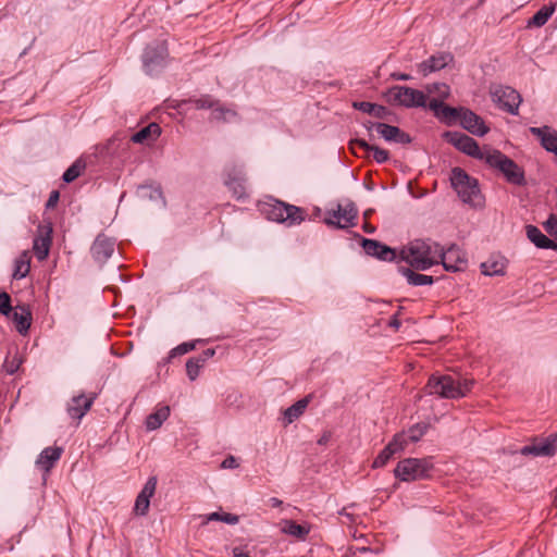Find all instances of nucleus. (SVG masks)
<instances>
[{
    "label": "nucleus",
    "instance_id": "obj_1",
    "mask_svg": "<svg viewBox=\"0 0 557 557\" xmlns=\"http://www.w3.org/2000/svg\"><path fill=\"white\" fill-rule=\"evenodd\" d=\"M440 252V244L431 239H416L403 247L399 258L412 269L424 271L438 263Z\"/></svg>",
    "mask_w": 557,
    "mask_h": 557
},
{
    "label": "nucleus",
    "instance_id": "obj_2",
    "mask_svg": "<svg viewBox=\"0 0 557 557\" xmlns=\"http://www.w3.org/2000/svg\"><path fill=\"white\" fill-rule=\"evenodd\" d=\"M450 182L462 202L473 207L482 205L483 197L478 181L469 176L465 170L458 166L454 168L451 170Z\"/></svg>",
    "mask_w": 557,
    "mask_h": 557
},
{
    "label": "nucleus",
    "instance_id": "obj_3",
    "mask_svg": "<svg viewBox=\"0 0 557 557\" xmlns=\"http://www.w3.org/2000/svg\"><path fill=\"white\" fill-rule=\"evenodd\" d=\"M262 211L269 220L277 223H284L287 226L298 225L305 221L307 216V213L302 208L281 200H272L264 203Z\"/></svg>",
    "mask_w": 557,
    "mask_h": 557
},
{
    "label": "nucleus",
    "instance_id": "obj_4",
    "mask_svg": "<svg viewBox=\"0 0 557 557\" xmlns=\"http://www.w3.org/2000/svg\"><path fill=\"white\" fill-rule=\"evenodd\" d=\"M485 162L491 168L500 171L508 183L518 186L525 185L523 169L502 151L488 149L485 157Z\"/></svg>",
    "mask_w": 557,
    "mask_h": 557
},
{
    "label": "nucleus",
    "instance_id": "obj_5",
    "mask_svg": "<svg viewBox=\"0 0 557 557\" xmlns=\"http://www.w3.org/2000/svg\"><path fill=\"white\" fill-rule=\"evenodd\" d=\"M433 467L431 457L407 458L397 463L394 474L397 479L405 482L423 480L430 476Z\"/></svg>",
    "mask_w": 557,
    "mask_h": 557
},
{
    "label": "nucleus",
    "instance_id": "obj_6",
    "mask_svg": "<svg viewBox=\"0 0 557 557\" xmlns=\"http://www.w3.org/2000/svg\"><path fill=\"white\" fill-rule=\"evenodd\" d=\"M385 100L393 106H403L406 108H425L426 96L423 91L407 87L393 86L384 94Z\"/></svg>",
    "mask_w": 557,
    "mask_h": 557
},
{
    "label": "nucleus",
    "instance_id": "obj_7",
    "mask_svg": "<svg viewBox=\"0 0 557 557\" xmlns=\"http://www.w3.org/2000/svg\"><path fill=\"white\" fill-rule=\"evenodd\" d=\"M425 389L430 395H437L443 398H459L465 396V391L451 375H432Z\"/></svg>",
    "mask_w": 557,
    "mask_h": 557
},
{
    "label": "nucleus",
    "instance_id": "obj_8",
    "mask_svg": "<svg viewBox=\"0 0 557 557\" xmlns=\"http://www.w3.org/2000/svg\"><path fill=\"white\" fill-rule=\"evenodd\" d=\"M358 209L355 202L348 200L345 206L338 205L336 210L327 212L324 223L335 228H348L356 225Z\"/></svg>",
    "mask_w": 557,
    "mask_h": 557
},
{
    "label": "nucleus",
    "instance_id": "obj_9",
    "mask_svg": "<svg viewBox=\"0 0 557 557\" xmlns=\"http://www.w3.org/2000/svg\"><path fill=\"white\" fill-rule=\"evenodd\" d=\"M443 137L459 151L472 158L485 161L488 149L484 151L481 150L478 143L472 137L460 132H445Z\"/></svg>",
    "mask_w": 557,
    "mask_h": 557
},
{
    "label": "nucleus",
    "instance_id": "obj_10",
    "mask_svg": "<svg viewBox=\"0 0 557 557\" xmlns=\"http://www.w3.org/2000/svg\"><path fill=\"white\" fill-rule=\"evenodd\" d=\"M490 94L494 102L510 114H518L519 104L521 102L520 94L509 87L503 85H492Z\"/></svg>",
    "mask_w": 557,
    "mask_h": 557
},
{
    "label": "nucleus",
    "instance_id": "obj_11",
    "mask_svg": "<svg viewBox=\"0 0 557 557\" xmlns=\"http://www.w3.org/2000/svg\"><path fill=\"white\" fill-rule=\"evenodd\" d=\"M168 47L164 42L148 45L143 54L144 69L147 74L153 75L165 66Z\"/></svg>",
    "mask_w": 557,
    "mask_h": 557
},
{
    "label": "nucleus",
    "instance_id": "obj_12",
    "mask_svg": "<svg viewBox=\"0 0 557 557\" xmlns=\"http://www.w3.org/2000/svg\"><path fill=\"white\" fill-rule=\"evenodd\" d=\"M438 259L444 269L449 272L465 271L468 265L466 255L455 245L450 246L446 251L441 247Z\"/></svg>",
    "mask_w": 557,
    "mask_h": 557
},
{
    "label": "nucleus",
    "instance_id": "obj_13",
    "mask_svg": "<svg viewBox=\"0 0 557 557\" xmlns=\"http://www.w3.org/2000/svg\"><path fill=\"white\" fill-rule=\"evenodd\" d=\"M367 128L369 131L375 128V131L386 141H394L404 145L410 144L412 141V138L409 134L405 133L399 127L394 125L370 122L369 125H367Z\"/></svg>",
    "mask_w": 557,
    "mask_h": 557
},
{
    "label": "nucleus",
    "instance_id": "obj_14",
    "mask_svg": "<svg viewBox=\"0 0 557 557\" xmlns=\"http://www.w3.org/2000/svg\"><path fill=\"white\" fill-rule=\"evenodd\" d=\"M51 234H52V226L50 223H48L46 225H42V224L38 225L37 235L34 238L33 250L39 261L45 260L49 255V250H50V246H51V242H52Z\"/></svg>",
    "mask_w": 557,
    "mask_h": 557
},
{
    "label": "nucleus",
    "instance_id": "obj_15",
    "mask_svg": "<svg viewBox=\"0 0 557 557\" xmlns=\"http://www.w3.org/2000/svg\"><path fill=\"white\" fill-rule=\"evenodd\" d=\"M115 240L104 234H99L90 247L94 260L103 264L114 252Z\"/></svg>",
    "mask_w": 557,
    "mask_h": 557
},
{
    "label": "nucleus",
    "instance_id": "obj_16",
    "mask_svg": "<svg viewBox=\"0 0 557 557\" xmlns=\"http://www.w3.org/2000/svg\"><path fill=\"white\" fill-rule=\"evenodd\" d=\"M406 447V434L397 433L385 448L374 459L372 467H384L394 455L403 451Z\"/></svg>",
    "mask_w": 557,
    "mask_h": 557
},
{
    "label": "nucleus",
    "instance_id": "obj_17",
    "mask_svg": "<svg viewBox=\"0 0 557 557\" xmlns=\"http://www.w3.org/2000/svg\"><path fill=\"white\" fill-rule=\"evenodd\" d=\"M459 120L461 126L472 135L482 137L490 131L483 119L470 109L463 108Z\"/></svg>",
    "mask_w": 557,
    "mask_h": 557
},
{
    "label": "nucleus",
    "instance_id": "obj_18",
    "mask_svg": "<svg viewBox=\"0 0 557 557\" xmlns=\"http://www.w3.org/2000/svg\"><path fill=\"white\" fill-rule=\"evenodd\" d=\"M361 246L367 255L375 257L382 261H393L396 259V251L375 239L362 238Z\"/></svg>",
    "mask_w": 557,
    "mask_h": 557
},
{
    "label": "nucleus",
    "instance_id": "obj_19",
    "mask_svg": "<svg viewBox=\"0 0 557 557\" xmlns=\"http://www.w3.org/2000/svg\"><path fill=\"white\" fill-rule=\"evenodd\" d=\"M530 133L535 136L541 146L548 152L557 156V131L548 125L542 127H530Z\"/></svg>",
    "mask_w": 557,
    "mask_h": 557
},
{
    "label": "nucleus",
    "instance_id": "obj_20",
    "mask_svg": "<svg viewBox=\"0 0 557 557\" xmlns=\"http://www.w3.org/2000/svg\"><path fill=\"white\" fill-rule=\"evenodd\" d=\"M96 394L86 396L84 394L74 396L67 405V413L71 418L81 420L91 408Z\"/></svg>",
    "mask_w": 557,
    "mask_h": 557
},
{
    "label": "nucleus",
    "instance_id": "obj_21",
    "mask_svg": "<svg viewBox=\"0 0 557 557\" xmlns=\"http://www.w3.org/2000/svg\"><path fill=\"white\" fill-rule=\"evenodd\" d=\"M556 440L557 435H552L540 443L525 445L520 449V454L524 456H554L556 454Z\"/></svg>",
    "mask_w": 557,
    "mask_h": 557
},
{
    "label": "nucleus",
    "instance_id": "obj_22",
    "mask_svg": "<svg viewBox=\"0 0 557 557\" xmlns=\"http://www.w3.org/2000/svg\"><path fill=\"white\" fill-rule=\"evenodd\" d=\"M454 57L449 52H441L435 55H431L428 60L421 62L418 67L423 76H428L430 73L440 71L447 66Z\"/></svg>",
    "mask_w": 557,
    "mask_h": 557
},
{
    "label": "nucleus",
    "instance_id": "obj_23",
    "mask_svg": "<svg viewBox=\"0 0 557 557\" xmlns=\"http://www.w3.org/2000/svg\"><path fill=\"white\" fill-rule=\"evenodd\" d=\"M191 102L194 103L196 109H213L212 115L216 120H226V115H235V112L231 109L215 107L219 102L208 95L191 100Z\"/></svg>",
    "mask_w": 557,
    "mask_h": 557
},
{
    "label": "nucleus",
    "instance_id": "obj_24",
    "mask_svg": "<svg viewBox=\"0 0 557 557\" xmlns=\"http://www.w3.org/2000/svg\"><path fill=\"white\" fill-rule=\"evenodd\" d=\"M214 355H215L214 348H207L199 356L189 358L187 360L186 373L190 381H195L198 377L200 369Z\"/></svg>",
    "mask_w": 557,
    "mask_h": 557
},
{
    "label": "nucleus",
    "instance_id": "obj_25",
    "mask_svg": "<svg viewBox=\"0 0 557 557\" xmlns=\"http://www.w3.org/2000/svg\"><path fill=\"white\" fill-rule=\"evenodd\" d=\"M62 451L61 447H47L38 456L36 465L45 472H49L61 458Z\"/></svg>",
    "mask_w": 557,
    "mask_h": 557
},
{
    "label": "nucleus",
    "instance_id": "obj_26",
    "mask_svg": "<svg viewBox=\"0 0 557 557\" xmlns=\"http://www.w3.org/2000/svg\"><path fill=\"white\" fill-rule=\"evenodd\" d=\"M527 237L532 242L537 248L541 249H557V244L548 238L545 234L542 233V231L534 226V225H528L525 227Z\"/></svg>",
    "mask_w": 557,
    "mask_h": 557
},
{
    "label": "nucleus",
    "instance_id": "obj_27",
    "mask_svg": "<svg viewBox=\"0 0 557 557\" xmlns=\"http://www.w3.org/2000/svg\"><path fill=\"white\" fill-rule=\"evenodd\" d=\"M398 271L403 276L406 277L409 285L412 286H423V285H432L434 283V277L431 275L420 274L413 271L410 267H399Z\"/></svg>",
    "mask_w": 557,
    "mask_h": 557
},
{
    "label": "nucleus",
    "instance_id": "obj_28",
    "mask_svg": "<svg viewBox=\"0 0 557 557\" xmlns=\"http://www.w3.org/2000/svg\"><path fill=\"white\" fill-rule=\"evenodd\" d=\"M161 134V128L157 123H150L143 127L132 136V141L136 144H144L146 141L156 140Z\"/></svg>",
    "mask_w": 557,
    "mask_h": 557
},
{
    "label": "nucleus",
    "instance_id": "obj_29",
    "mask_svg": "<svg viewBox=\"0 0 557 557\" xmlns=\"http://www.w3.org/2000/svg\"><path fill=\"white\" fill-rule=\"evenodd\" d=\"M556 11V4L549 3L542 7L527 23V27H542Z\"/></svg>",
    "mask_w": 557,
    "mask_h": 557
},
{
    "label": "nucleus",
    "instance_id": "obj_30",
    "mask_svg": "<svg viewBox=\"0 0 557 557\" xmlns=\"http://www.w3.org/2000/svg\"><path fill=\"white\" fill-rule=\"evenodd\" d=\"M170 416V407L169 406H162L158 408L154 412L150 413L146 419V428L149 431H153L159 429L162 423L169 418Z\"/></svg>",
    "mask_w": 557,
    "mask_h": 557
},
{
    "label": "nucleus",
    "instance_id": "obj_31",
    "mask_svg": "<svg viewBox=\"0 0 557 557\" xmlns=\"http://www.w3.org/2000/svg\"><path fill=\"white\" fill-rule=\"evenodd\" d=\"M309 405V397L299 399L284 411L285 424H290L298 419Z\"/></svg>",
    "mask_w": 557,
    "mask_h": 557
},
{
    "label": "nucleus",
    "instance_id": "obj_32",
    "mask_svg": "<svg viewBox=\"0 0 557 557\" xmlns=\"http://www.w3.org/2000/svg\"><path fill=\"white\" fill-rule=\"evenodd\" d=\"M30 270V256L28 251H23L16 259H15V267L13 271V278L21 280L24 278Z\"/></svg>",
    "mask_w": 557,
    "mask_h": 557
},
{
    "label": "nucleus",
    "instance_id": "obj_33",
    "mask_svg": "<svg viewBox=\"0 0 557 557\" xmlns=\"http://www.w3.org/2000/svg\"><path fill=\"white\" fill-rule=\"evenodd\" d=\"M16 324V330L20 334H26L30 327L32 313L26 308L22 307L21 312L15 311L12 315Z\"/></svg>",
    "mask_w": 557,
    "mask_h": 557
},
{
    "label": "nucleus",
    "instance_id": "obj_34",
    "mask_svg": "<svg viewBox=\"0 0 557 557\" xmlns=\"http://www.w3.org/2000/svg\"><path fill=\"white\" fill-rule=\"evenodd\" d=\"M282 531L301 540L309 533V530L305 525L298 524L293 520H284Z\"/></svg>",
    "mask_w": 557,
    "mask_h": 557
},
{
    "label": "nucleus",
    "instance_id": "obj_35",
    "mask_svg": "<svg viewBox=\"0 0 557 557\" xmlns=\"http://www.w3.org/2000/svg\"><path fill=\"white\" fill-rule=\"evenodd\" d=\"M462 109H463V107L454 108V107H449L444 103L436 117L446 124H451V122L459 119Z\"/></svg>",
    "mask_w": 557,
    "mask_h": 557
},
{
    "label": "nucleus",
    "instance_id": "obj_36",
    "mask_svg": "<svg viewBox=\"0 0 557 557\" xmlns=\"http://www.w3.org/2000/svg\"><path fill=\"white\" fill-rule=\"evenodd\" d=\"M429 429V424L421 422L412 425L409 428L407 432H404L406 434V445L409 442L417 443L421 440V437L426 433Z\"/></svg>",
    "mask_w": 557,
    "mask_h": 557
},
{
    "label": "nucleus",
    "instance_id": "obj_37",
    "mask_svg": "<svg viewBox=\"0 0 557 557\" xmlns=\"http://www.w3.org/2000/svg\"><path fill=\"white\" fill-rule=\"evenodd\" d=\"M200 343V339L194 341V342H185L173 348L169 356L164 359V363L171 362V360L177 356L185 355L196 348V344Z\"/></svg>",
    "mask_w": 557,
    "mask_h": 557
},
{
    "label": "nucleus",
    "instance_id": "obj_38",
    "mask_svg": "<svg viewBox=\"0 0 557 557\" xmlns=\"http://www.w3.org/2000/svg\"><path fill=\"white\" fill-rule=\"evenodd\" d=\"M85 163L82 160H76L64 173H63V181L65 183H72L75 181L83 170H85Z\"/></svg>",
    "mask_w": 557,
    "mask_h": 557
},
{
    "label": "nucleus",
    "instance_id": "obj_39",
    "mask_svg": "<svg viewBox=\"0 0 557 557\" xmlns=\"http://www.w3.org/2000/svg\"><path fill=\"white\" fill-rule=\"evenodd\" d=\"M224 183L228 187V189L233 193L235 198L242 199L245 196L246 180H225Z\"/></svg>",
    "mask_w": 557,
    "mask_h": 557
},
{
    "label": "nucleus",
    "instance_id": "obj_40",
    "mask_svg": "<svg viewBox=\"0 0 557 557\" xmlns=\"http://www.w3.org/2000/svg\"><path fill=\"white\" fill-rule=\"evenodd\" d=\"M23 363L22 357L16 351L12 357L8 356L3 362V369L8 374H14Z\"/></svg>",
    "mask_w": 557,
    "mask_h": 557
},
{
    "label": "nucleus",
    "instance_id": "obj_41",
    "mask_svg": "<svg viewBox=\"0 0 557 557\" xmlns=\"http://www.w3.org/2000/svg\"><path fill=\"white\" fill-rule=\"evenodd\" d=\"M140 196L144 198H149L150 200H161L164 203L163 193L160 187L152 186H140L139 187Z\"/></svg>",
    "mask_w": 557,
    "mask_h": 557
},
{
    "label": "nucleus",
    "instance_id": "obj_42",
    "mask_svg": "<svg viewBox=\"0 0 557 557\" xmlns=\"http://www.w3.org/2000/svg\"><path fill=\"white\" fill-rule=\"evenodd\" d=\"M208 521H222L227 524H236L238 523L239 518L238 516L232 513L212 512L206 517L205 523H207Z\"/></svg>",
    "mask_w": 557,
    "mask_h": 557
},
{
    "label": "nucleus",
    "instance_id": "obj_43",
    "mask_svg": "<svg viewBox=\"0 0 557 557\" xmlns=\"http://www.w3.org/2000/svg\"><path fill=\"white\" fill-rule=\"evenodd\" d=\"M481 271L484 275L493 276L504 273V264L497 261H486L481 264Z\"/></svg>",
    "mask_w": 557,
    "mask_h": 557
},
{
    "label": "nucleus",
    "instance_id": "obj_44",
    "mask_svg": "<svg viewBox=\"0 0 557 557\" xmlns=\"http://www.w3.org/2000/svg\"><path fill=\"white\" fill-rule=\"evenodd\" d=\"M426 91L429 94H436L437 97L442 100L448 98L449 96V86L445 83H433L426 86Z\"/></svg>",
    "mask_w": 557,
    "mask_h": 557
},
{
    "label": "nucleus",
    "instance_id": "obj_45",
    "mask_svg": "<svg viewBox=\"0 0 557 557\" xmlns=\"http://www.w3.org/2000/svg\"><path fill=\"white\" fill-rule=\"evenodd\" d=\"M225 180H246L244 166L239 164H230L225 168Z\"/></svg>",
    "mask_w": 557,
    "mask_h": 557
},
{
    "label": "nucleus",
    "instance_id": "obj_46",
    "mask_svg": "<svg viewBox=\"0 0 557 557\" xmlns=\"http://www.w3.org/2000/svg\"><path fill=\"white\" fill-rule=\"evenodd\" d=\"M157 482L158 481H157L156 476H150L147 480V482L144 485V487L140 491V493L138 494V496L150 499L153 496L154 492H156Z\"/></svg>",
    "mask_w": 557,
    "mask_h": 557
},
{
    "label": "nucleus",
    "instance_id": "obj_47",
    "mask_svg": "<svg viewBox=\"0 0 557 557\" xmlns=\"http://www.w3.org/2000/svg\"><path fill=\"white\" fill-rule=\"evenodd\" d=\"M150 499L137 495L134 506L136 515L146 516L149 510Z\"/></svg>",
    "mask_w": 557,
    "mask_h": 557
},
{
    "label": "nucleus",
    "instance_id": "obj_48",
    "mask_svg": "<svg viewBox=\"0 0 557 557\" xmlns=\"http://www.w3.org/2000/svg\"><path fill=\"white\" fill-rule=\"evenodd\" d=\"M12 311L11 297L8 293H0V313L3 315H10Z\"/></svg>",
    "mask_w": 557,
    "mask_h": 557
},
{
    "label": "nucleus",
    "instance_id": "obj_49",
    "mask_svg": "<svg viewBox=\"0 0 557 557\" xmlns=\"http://www.w3.org/2000/svg\"><path fill=\"white\" fill-rule=\"evenodd\" d=\"M370 152L373 153V159L377 162V163H384L388 160L389 158V153L387 150L385 149H382L377 146H372L371 149H370Z\"/></svg>",
    "mask_w": 557,
    "mask_h": 557
},
{
    "label": "nucleus",
    "instance_id": "obj_50",
    "mask_svg": "<svg viewBox=\"0 0 557 557\" xmlns=\"http://www.w3.org/2000/svg\"><path fill=\"white\" fill-rule=\"evenodd\" d=\"M546 232L557 239V216L550 214L547 221L544 223Z\"/></svg>",
    "mask_w": 557,
    "mask_h": 557
},
{
    "label": "nucleus",
    "instance_id": "obj_51",
    "mask_svg": "<svg viewBox=\"0 0 557 557\" xmlns=\"http://www.w3.org/2000/svg\"><path fill=\"white\" fill-rule=\"evenodd\" d=\"M351 149L356 152V147L362 149L364 152L370 153V149L373 145H370L367 140L361 138H356L350 141Z\"/></svg>",
    "mask_w": 557,
    "mask_h": 557
},
{
    "label": "nucleus",
    "instance_id": "obj_52",
    "mask_svg": "<svg viewBox=\"0 0 557 557\" xmlns=\"http://www.w3.org/2000/svg\"><path fill=\"white\" fill-rule=\"evenodd\" d=\"M373 104L372 102H368V101H360V102H354L352 103V107L356 109V110H359L361 112H364V113H368V114H371L372 111H373Z\"/></svg>",
    "mask_w": 557,
    "mask_h": 557
},
{
    "label": "nucleus",
    "instance_id": "obj_53",
    "mask_svg": "<svg viewBox=\"0 0 557 557\" xmlns=\"http://www.w3.org/2000/svg\"><path fill=\"white\" fill-rule=\"evenodd\" d=\"M387 113H388V110L385 107L375 104V103L373 104V111H372L371 115H373L377 119H385Z\"/></svg>",
    "mask_w": 557,
    "mask_h": 557
},
{
    "label": "nucleus",
    "instance_id": "obj_54",
    "mask_svg": "<svg viewBox=\"0 0 557 557\" xmlns=\"http://www.w3.org/2000/svg\"><path fill=\"white\" fill-rule=\"evenodd\" d=\"M444 104L443 100L441 99H432L429 103H428V108L434 113L435 116H437V114L440 113L441 111V108L442 106Z\"/></svg>",
    "mask_w": 557,
    "mask_h": 557
},
{
    "label": "nucleus",
    "instance_id": "obj_55",
    "mask_svg": "<svg viewBox=\"0 0 557 557\" xmlns=\"http://www.w3.org/2000/svg\"><path fill=\"white\" fill-rule=\"evenodd\" d=\"M239 465L234 456H227L221 463L223 469H235Z\"/></svg>",
    "mask_w": 557,
    "mask_h": 557
},
{
    "label": "nucleus",
    "instance_id": "obj_56",
    "mask_svg": "<svg viewBox=\"0 0 557 557\" xmlns=\"http://www.w3.org/2000/svg\"><path fill=\"white\" fill-rule=\"evenodd\" d=\"M59 198H60V194L58 190H53L51 191L47 202H46V208L47 209H52L57 206L58 201H59Z\"/></svg>",
    "mask_w": 557,
    "mask_h": 557
},
{
    "label": "nucleus",
    "instance_id": "obj_57",
    "mask_svg": "<svg viewBox=\"0 0 557 557\" xmlns=\"http://www.w3.org/2000/svg\"><path fill=\"white\" fill-rule=\"evenodd\" d=\"M332 437V433L330 431H324L323 434L318 440L319 445H326Z\"/></svg>",
    "mask_w": 557,
    "mask_h": 557
},
{
    "label": "nucleus",
    "instance_id": "obj_58",
    "mask_svg": "<svg viewBox=\"0 0 557 557\" xmlns=\"http://www.w3.org/2000/svg\"><path fill=\"white\" fill-rule=\"evenodd\" d=\"M457 384H460L462 386V388L465 391V395H466L471 389V387L473 385V381L465 379L462 382L457 381Z\"/></svg>",
    "mask_w": 557,
    "mask_h": 557
},
{
    "label": "nucleus",
    "instance_id": "obj_59",
    "mask_svg": "<svg viewBox=\"0 0 557 557\" xmlns=\"http://www.w3.org/2000/svg\"><path fill=\"white\" fill-rule=\"evenodd\" d=\"M391 76L394 79H397V81H409V79H411V76L409 74H406V73H393Z\"/></svg>",
    "mask_w": 557,
    "mask_h": 557
},
{
    "label": "nucleus",
    "instance_id": "obj_60",
    "mask_svg": "<svg viewBox=\"0 0 557 557\" xmlns=\"http://www.w3.org/2000/svg\"><path fill=\"white\" fill-rule=\"evenodd\" d=\"M233 557H250V556L247 553H245L242 549L236 547L233 549Z\"/></svg>",
    "mask_w": 557,
    "mask_h": 557
},
{
    "label": "nucleus",
    "instance_id": "obj_61",
    "mask_svg": "<svg viewBox=\"0 0 557 557\" xmlns=\"http://www.w3.org/2000/svg\"><path fill=\"white\" fill-rule=\"evenodd\" d=\"M388 325L395 330H398L399 326H400V321L398 320V318L395 315L388 323Z\"/></svg>",
    "mask_w": 557,
    "mask_h": 557
},
{
    "label": "nucleus",
    "instance_id": "obj_62",
    "mask_svg": "<svg viewBox=\"0 0 557 557\" xmlns=\"http://www.w3.org/2000/svg\"><path fill=\"white\" fill-rule=\"evenodd\" d=\"M270 504L272 507L275 508V507H280L283 504V502L276 497H272V498H270Z\"/></svg>",
    "mask_w": 557,
    "mask_h": 557
},
{
    "label": "nucleus",
    "instance_id": "obj_63",
    "mask_svg": "<svg viewBox=\"0 0 557 557\" xmlns=\"http://www.w3.org/2000/svg\"><path fill=\"white\" fill-rule=\"evenodd\" d=\"M363 231H364L366 233L371 234V233H373V232L375 231V227H374V226H372V225H370V224H368V223H364V225H363Z\"/></svg>",
    "mask_w": 557,
    "mask_h": 557
},
{
    "label": "nucleus",
    "instance_id": "obj_64",
    "mask_svg": "<svg viewBox=\"0 0 557 557\" xmlns=\"http://www.w3.org/2000/svg\"><path fill=\"white\" fill-rule=\"evenodd\" d=\"M339 515L345 516V517H347V518H349V519H351V517H352L349 512H347V508H346V507H345V508H343V509L339 511Z\"/></svg>",
    "mask_w": 557,
    "mask_h": 557
}]
</instances>
